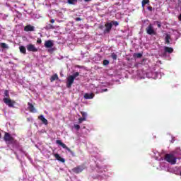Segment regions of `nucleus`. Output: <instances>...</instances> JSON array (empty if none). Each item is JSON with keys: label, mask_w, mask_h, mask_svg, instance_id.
Masks as SVG:
<instances>
[{"label": "nucleus", "mask_w": 181, "mask_h": 181, "mask_svg": "<svg viewBox=\"0 0 181 181\" xmlns=\"http://www.w3.org/2000/svg\"><path fill=\"white\" fill-rule=\"evenodd\" d=\"M4 141L8 146H9V145H16V142H18V141L8 132L4 133Z\"/></svg>", "instance_id": "obj_1"}, {"label": "nucleus", "mask_w": 181, "mask_h": 181, "mask_svg": "<svg viewBox=\"0 0 181 181\" xmlns=\"http://www.w3.org/2000/svg\"><path fill=\"white\" fill-rule=\"evenodd\" d=\"M164 159L166 160V162H168V163H170L171 165H176V160L177 158H176V157H175V156L172 153H167L165 154Z\"/></svg>", "instance_id": "obj_2"}, {"label": "nucleus", "mask_w": 181, "mask_h": 181, "mask_svg": "<svg viewBox=\"0 0 181 181\" xmlns=\"http://www.w3.org/2000/svg\"><path fill=\"white\" fill-rule=\"evenodd\" d=\"M56 144H57V145H60V146H62L64 149L68 151V152H69L72 156H76L74 151H71V149L67 147V146H66L64 143L62 142V140H57Z\"/></svg>", "instance_id": "obj_3"}, {"label": "nucleus", "mask_w": 181, "mask_h": 181, "mask_svg": "<svg viewBox=\"0 0 181 181\" xmlns=\"http://www.w3.org/2000/svg\"><path fill=\"white\" fill-rule=\"evenodd\" d=\"M4 103L8 105V107H10V108H13L15 104H16V102L15 100H11V98H4L3 99Z\"/></svg>", "instance_id": "obj_4"}, {"label": "nucleus", "mask_w": 181, "mask_h": 181, "mask_svg": "<svg viewBox=\"0 0 181 181\" xmlns=\"http://www.w3.org/2000/svg\"><path fill=\"white\" fill-rule=\"evenodd\" d=\"M85 169L86 167L84 165H78L72 169V172H74V173L78 174L81 173V172H83V170Z\"/></svg>", "instance_id": "obj_5"}, {"label": "nucleus", "mask_w": 181, "mask_h": 181, "mask_svg": "<svg viewBox=\"0 0 181 181\" xmlns=\"http://www.w3.org/2000/svg\"><path fill=\"white\" fill-rule=\"evenodd\" d=\"M147 35H156V31L153 29L152 24H149L146 28Z\"/></svg>", "instance_id": "obj_6"}, {"label": "nucleus", "mask_w": 181, "mask_h": 181, "mask_svg": "<svg viewBox=\"0 0 181 181\" xmlns=\"http://www.w3.org/2000/svg\"><path fill=\"white\" fill-rule=\"evenodd\" d=\"M105 29L103 31V33H110L111 32V29H112V23H106L105 24Z\"/></svg>", "instance_id": "obj_7"}, {"label": "nucleus", "mask_w": 181, "mask_h": 181, "mask_svg": "<svg viewBox=\"0 0 181 181\" xmlns=\"http://www.w3.org/2000/svg\"><path fill=\"white\" fill-rule=\"evenodd\" d=\"M74 83V79L72 76H69L66 79V87L67 88H71V86Z\"/></svg>", "instance_id": "obj_8"}, {"label": "nucleus", "mask_w": 181, "mask_h": 181, "mask_svg": "<svg viewBox=\"0 0 181 181\" xmlns=\"http://www.w3.org/2000/svg\"><path fill=\"white\" fill-rule=\"evenodd\" d=\"M26 47L28 52H33V53H35L36 52H37V48L36 47V46L32 44L28 45Z\"/></svg>", "instance_id": "obj_9"}, {"label": "nucleus", "mask_w": 181, "mask_h": 181, "mask_svg": "<svg viewBox=\"0 0 181 181\" xmlns=\"http://www.w3.org/2000/svg\"><path fill=\"white\" fill-rule=\"evenodd\" d=\"M25 32H35V26L29 24L24 28Z\"/></svg>", "instance_id": "obj_10"}, {"label": "nucleus", "mask_w": 181, "mask_h": 181, "mask_svg": "<svg viewBox=\"0 0 181 181\" xmlns=\"http://www.w3.org/2000/svg\"><path fill=\"white\" fill-rule=\"evenodd\" d=\"M28 109L30 111V112H33V113L36 112V108H35V106L33 105V104L30 103H28Z\"/></svg>", "instance_id": "obj_11"}, {"label": "nucleus", "mask_w": 181, "mask_h": 181, "mask_svg": "<svg viewBox=\"0 0 181 181\" xmlns=\"http://www.w3.org/2000/svg\"><path fill=\"white\" fill-rule=\"evenodd\" d=\"M95 95L94 93H85L83 97L85 100H93Z\"/></svg>", "instance_id": "obj_12"}, {"label": "nucleus", "mask_w": 181, "mask_h": 181, "mask_svg": "<svg viewBox=\"0 0 181 181\" xmlns=\"http://www.w3.org/2000/svg\"><path fill=\"white\" fill-rule=\"evenodd\" d=\"M45 47H47V49L53 47V42H52V40L45 41Z\"/></svg>", "instance_id": "obj_13"}, {"label": "nucleus", "mask_w": 181, "mask_h": 181, "mask_svg": "<svg viewBox=\"0 0 181 181\" xmlns=\"http://www.w3.org/2000/svg\"><path fill=\"white\" fill-rule=\"evenodd\" d=\"M38 119H40V121H42V124L45 125H47V124H49V122L46 119V118H45L43 115H40L38 117Z\"/></svg>", "instance_id": "obj_14"}, {"label": "nucleus", "mask_w": 181, "mask_h": 181, "mask_svg": "<svg viewBox=\"0 0 181 181\" xmlns=\"http://www.w3.org/2000/svg\"><path fill=\"white\" fill-rule=\"evenodd\" d=\"M54 158L59 162H62V163H64L66 162V160L60 156L59 153L54 154Z\"/></svg>", "instance_id": "obj_15"}, {"label": "nucleus", "mask_w": 181, "mask_h": 181, "mask_svg": "<svg viewBox=\"0 0 181 181\" xmlns=\"http://www.w3.org/2000/svg\"><path fill=\"white\" fill-rule=\"evenodd\" d=\"M56 80H59V76L57 74L52 75L50 78L51 83H53Z\"/></svg>", "instance_id": "obj_16"}, {"label": "nucleus", "mask_w": 181, "mask_h": 181, "mask_svg": "<svg viewBox=\"0 0 181 181\" xmlns=\"http://www.w3.org/2000/svg\"><path fill=\"white\" fill-rule=\"evenodd\" d=\"M164 50L165 53H173V48L169 47H165Z\"/></svg>", "instance_id": "obj_17"}, {"label": "nucleus", "mask_w": 181, "mask_h": 181, "mask_svg": "<svg viewBox=\"0 0 181 181\" xmlns=\"http://www.w3.org/2000/svg\"><path fill=\"white\" fill-rule=\"evenodd\" d=\"M21 53H23V54H26V48L25 46H20L19 47Z\"/></svg>", "instance_id": "obj_18"}, {"label": "nucleus", "mask_w": 181, "mask_h": 181, "mask_svg": "<svg viewBox=\"0 0 181 181\" xmlns=\"http://www.w3.org/2000/svg\"><path fill=\"white\" fill-rule=\"evenodd\" d=\"M150 2H151V1H149V0H143L141 1V6H142V8H145V5L149 4Z\"/></svg>", "instance_id": "obj_19"}, {"label": "nucleus", "mask_w": 181, "mask_h": 181, "mask_svg": "<svg viewBox=\"0 0 181 181\" xmlns=\"http://www.w3.org/2000/svg\"><path fill=\"white\" fill-rule=\"evenodd\" d=\"M170 39V35L167 34L165 37L166 45H170V41H169Z\"/></svg>", "instance_id": "obj_20"}, {"label": "nucleus", "mask_w": 181, "mask_h": 181, "mask_svg": "<svg viewBox=\"0 0 181 181\" xmlns=\"http://www.w3.org/2000/svg\"><path fill=\"white\" fill-rule=\"evenodd\" d=\"M45 29H46L47 30H50V29H54V26H53V25H52V24H48V25H47L45 26Z\"/></svg>", "instance_id": "obj_21"}, {"label": "nucleus", "mask_w": 181, "mask_h": 181, "mask_svg": "<svg viewBox=\"0 0 181 181\" xmlns=\"http://www.w3.org/2000/svg\"><path fill=\"white\" fill-rule=\"evenodd\" d=\"M67 3L69 4V5H74V4L77 3V0H68Z\"/></svg>", "instance_id": "obj_22"}, {"label": "nucleus", "mask_w": 181, "mask_h": 181, "mask_svg": "<svg viewBox=\"0 0 181 181\" xmlns=\"http://www.w3.org/2000/svg\"><path fill=\"white\" fill-rule=\"evenodd\" d=\"M80 76V73L76 72L73 75H71V77L74 78V80Z\"/></svg>", "instance_id": "obj_23"}, {"label": "nucleus", "mask_w": 181, "mask_h": 181, "mask_svg": "<svg viewBox=\"0 0 181 181\" xmlns=\"http://www.w3.org/2000/svg\"><path fill=\"white\" fill-rule=\"evenodd\" d=\"M111 57L113 60H117V58L118 57V56L117 55V54L113 52L111 54Z\"/></svg>", "instance_id": "obj_24"}, {"label": "nucleus", "mask_w": 181, "mask_h": 181, "mask_svg": "<svg viewBox=\"0 0 181 181\" xmlns=\"http://www.w3.org/2000/svg\"><path fill=\"white\" fill-rule=\"evenodd\" d=\"M1 47L3 48V49H8V45H6V43L5 42H2L1 44Z\"/></svg>", "instance_id": "obj_25"}, {"label": "nucleus", "mask_w": 181, "mask_h": 181, "mask_svg": "<svg viewBox=\"0 0 181 181\" xmlns=\"http://www.w3.org/2000/svg\"><path fill=\"white\" fill-rule=\"evenodd\" d=\"M155 23H156L158 28H162V23H160V21H156Z\"/></svg>", "instance_id": "obj_26"}, {"label": "nucleus", "mask_w": 181, "mask_h": 181, "mask_svg": "<svg viewBox=\"0 0 181 181\" xmlns=\"http://www.w3.org/2000/svg\"><path fill=\"white\" fill-rule=\"evenodd\" d=\"M110 64V61L105 59L103 60V66H108Z\"/></svg>", "instance_id": "obj_27"}, {"label": "nucleus", "mask_w": 181, "mask_h": 181, "mask_svg": "<svg viewBox=\"0 0 181 181\" xmlns=\"http://www.w3.org/2000/svg\"><path fill=\"white\" fill-rule=\"evenodd\" d=\"M180 152H181L180 148H177L175 151H173V153L175 154L177 153L178 155H180Z\"/></svg>", "instance_id": "obj_28"}, {"label": "nucleus", "mask_w": 181, "mask_h": 181, "mask_svg": "<svg viewBox=\"0 0 181 181\" xmlns=\"http://www.w3.org/2000/svg\"><path fill=\"white\" fill-rule=\"evenodd\" d=\"M110 23H112V25H114V26H118V25H119L118 21H112Z\"/></svg>", "instance_id": "obj_29"}, {"label": "nucleus", "mask_w": 181, "mask_h": 181, "mask_svg": "<svg viewBox=\"0 0 181 181\" xmlns=\"http://www.w3.org/2000/svg\"><path fill=\"white\" fill-rule=\"evenodd\" d=\"M83 121H86V117H81L78 119V124H82Z\"/></svg>", "instance_id": "obj_30"}, {"label": "nucleus", "mask_w": 181, "mask_h": 181, "mask_svg": "<svg viewBox=\"0 0 181 181\" xmlns=\"http://www.w3.org/2000/svg\"><path fill=\"white\" fill-rule=\"evenodd\" d=\"M4 95L5 97H9V91H8V90L4 91Z\"/></svg>", "instance_id": "obj_31"}, {"label": "nucleus", "mask_w": 181, "mask_h": 181, "mask_svg": "<svg viewBox=\"0 0 181 181\" xmlns=\"http://www.w3.org/2000/svg\"><path fill=\"white\" fill-rule=\"evenodd\" d=\"M74 127L75 128V129H76L77 131H78V129H80V125L78 124H74Z\"/></svg>", "instance_id": "obj_32"}, {"label": "nucleus", "mask_w": 181, "mask_h": 181, "mask_svg": "<svg viewBox=\"0 0 181 181\" xmlns=\"http://www.w3.org/2000/svg\"><path fill=\"white\" fill-rule=\"evenodd\" d=\"M81 115L83 118H86V117H87V112H81Z\"/></svg>", "instance_id": "obj_33"}, {"label": "nucleus", "mask_w": 181, "mask_h": 181, "mask_svg": "<svg viewBox=\"0 0 181 181\" xmlns=\"http://www.w3.org/2000/svg\"><path fill=\"white\" fill-rule=\"evenodd\" d=\"M37 43L38 45H40V44L42 43V39L37 38Z\"/></svg>", "instance_id": "obj_34"}, {"label": "nucleus", "mask_w": 181, "mask_h": 181, "mask_svg": "<svg viewBox=\"0 0 181 181\" xmlns=\"http://www.w3.org/2000/svg\"><path fill=\"white\" fill-rule=\"evenodd\" d=\"M136 57H137L138 59H141V57H142V54H141V53L136 54Z\"/></svg>", "instance_id": "obj_35"}, {"label": "nucleus", "mask_w": 181, "mask_h": 181, "mask_svg": "<svg viewBox=\"0 0 181 181\" xmlns=\"http://www.w3.org/2000/svg\"><path fill=\"white\" fill-rule=\"evenodd\" d=\"M148 11H150V12H152L153 11V8L151 6H149L148 8H147Z\"/></svg>", "instance_id": "obj_36"}, {"label": "nucleus", "mask_w": 181, "mask_h": 181, "mask_svg": "<svg viewBox=\"0 0 181 181\" xmlns=\"http://www.w3.org/2000/svg\"><path fill=\"white\" fill-rule=\"evenodd\" d=\"M76 22H80V21H81V18H80V17H77L76 18H75Z\"/></svg>", "instance_id": "obj_37"}, {"label": "nucleus", "mask_w": 181, "mask_h": 181, "mask_svg": "<svg viewBox=\"0 0 181 181\" xmlns=\"http://www.w3.org/2000/svg\"><path fill=\"white\" fill-rule=\"evenodd\" d=\"M49 22H50V23H54V19H51V20L49 21Z\"/></svg>", "instance_id": "obj_38"}, {"label": "nucleus", "mask_w": 181, "mask_h": 181, "mask_svg": "<svg viewBox=\"0 0 181 181\" xmlns=\"http://www.w3.org/2000/svg\"><path fill=\"white\" fill-rule=\"evenodd\" d=\"M102 91H103L104 93H105V92L108 91V89L105 88V89L102 90Z\"/></svg>", "instance_id": "obj_39"}, {"label": "nucleus", "mask_w": 181, "mask_h": 181, "mask_svg": "<svg viewBox=\"0 0 181 181\" xmlns=\"http://www.w3.org/2000/svg\"><path fill=\"white\" fill-rule=\"evenodd\" d=\"M178 18L180 19V21H181V13L180 14Z\"/></svg>", "instance_id": "obj_40"}, {"label": "nucleus", "mask_w": 181, "mask_h": 181, "mask_svg": "<svg viewBox=\"0 0 181 181\" xmlns=\"http://www.w3.org/2000/svg\"><path fill=\"white\" fill-rule=\"evenodd\" d=\"M91 0H84L85 2H90Z\"/></svg>", "instance_id": "obj_41"}, {"label": "nucleus", "mask_w": 181, "mask_h": 181, "mask_svg": "<svg viewBox=\"0 0 181 181\" xmlns=\"http://www.w3.org/2000/svg\"><path fill=\"white\" fill-rule=\"evenodd\" d=\"M0 138H2V134H1V132H0Z\"/></svg>", "instance_id": "obj_42"}, {"label": "nucleus", "mask_w": 181, "mask_h": 181, "mask_svg": "<svg viewBox=\"0 0 181 181\" xmlns=\"http://www.w3.org/2000/svg\"><path fill=\"white\" fill-rule=\"evenodd\" d=\"M78 68H80V66H78Z\"/></svg>", "instance_id": "obj_43"}]
</instances>
